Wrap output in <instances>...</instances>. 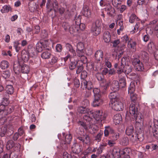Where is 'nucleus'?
Returning a JSON list of instances; mask_svg holds the SVG:
<instances>
[{
  "mask_svg": "<svg viewBox=\"0 0 158 158\" xmlns=\"http://www.w3.org/2000/svg\"><path fill=\"white\" fill-rule=\"evenodd\" d=\"M92 121H86V122L81 121L78 122V125L82 127L86 130H89L90 133L92 134L95 133L98 130V127L94 125L95 123V119L92 118Z\"/></svg>",
  "mask_w": 158,
  "mask_h": 158,
  "instance_id": "1",
  "label": "nucleus"
},
{
  "mask_svg": "<svg viewBox=\"0 0 158 158\" xmlns=\"http://www.w3.org/2000/svg\"><path fill=\"white\" fill-rule=\"evenodd\" d=\"M0 105V123H4L6 121V118L5 117V115L11 113L14 110V107L12 106H5L2 102Z\"/></svg>",
  "mask_w": 158,
  "mask_h": 158,
  "instance_id": "2",
  "label": "nucleus"
},
{
  "mask_svg": "<svg viewBox=\"0 0 158 158\" xmlns=\"http://www.w3.org/2000/svg\"><path fill=\"white\" fill-rule=\"evenodd\" d=\"M104 136L107 137L109 134V139L114 141H116L119 137V134L115 131L110 126H106L104 131Z\"/></svg>",
  "mask_w": 158,
  "mask_h": 158,
  "instance_id": "3",
  "label": "nucleus"
},
{
  "mask_svg": "<svg viewBox=\"0 0 158 158\" xmlns=\"http://www.w3.org/2000/svg\"><path fill=\"white\" fill-rule=\"evenodd\" d=\"M107 116V113L103 112L102 110H98L94 112L92 111L90 117H91V116L93 117V118L95 119L94 122H95L96 120H100L102 121L105 120Z\"/></svg>",
  "mask_w": 158,
  "mask_h": 158,
  "instance_id": "4",
  "label": "nucleus"
},
{
  "mask_svg": "<svg viewBox=\"0 0 158 158\" xmlns=\"http://www.w3.org/2000/svg\"><path fill=\"white\" fill-rule=\"evenodd\" d=\"M78 112L80 113L84 114V115L83 116L84 120L86 121H92V117H90L92 113V111L85 107L81 106L79 107L77 109Z\"/></svg>",
  "mask_w": 158,
  "mask_h": 158,
  "instance_id": "5",
  "label": "nucleus"
},
{
  "mask_svg": "<svg viewBox=\"0 0 158 158\" xmlns=\"http://www.w3.org/2000/svg\"><path fill=\"white\" fill-rule=\"evenodd\" d=\"M96 77L98 80L101 83L104 84V85H102V88L103 89V92H104L106 89L109 87L110 84L109 81H106L104 79V75L102 73H97L96 74Z\"/></svg>",
  "mask_w": 158,
  "mask_h": 158,
  "instance_id": "6",
  "label": "nucleus"
},
{
  "mask_svg": "<svg viewBox=\"0 0 158 158\" xmlns=\"http://www.w3.org/2000/svg\"><path fill=\"white\" fill-rule=\"evenodd\" d=\"M138 106L134 103H131L129 107V113L128 112L126 114V118L129 117L131 118V116L133 117L134 115H135L138 114L139 112ZM132 118H133V117Z\"/></svg>",
  "mask_w": 158,
  "mask_h": 158,
  "instance_id": "7",
  "label": "nucleus"
},
{
  "mask_svg": "<svg viewBox=\"0 0 158 158\" xmlns=\"http://www.w3.org/2000/svg\"><path fill=\"white\" fill-rule=\"evenodd\" d=\"M111 107L113 109L116 111L122 110L124 108V105L120 99H114L111 102Z\"/></svg>",
  "mask_w": 158,
  "mask_h": 158,
  "instance_id": "8",
  "label": "nucleus"
},
{
  "mask_svg": "<svg viewBox=\"0 0 158 158\" xmlns=\"http://www.w3.org/2000/svg\"><path fill=\"white\" fill-rule=\"evenodd\" d=\"M46 6L49 11H51L53 9L55 11L58 10V3L56 0H47Z\"/></svg>",
  "mask_w": 158,
  "mask_h": 158,
  "instance_id": "9",
  "label": "nucleus"
},
{
  "mask_svg": "<svg viewBox=\"0 0 158 158\" xmlns=\"http://www.w3.org/2000/svg\"><path fill=\"white\" fill-rule=\"evenodd\" d=\"M132 64L136 70L139 71H143L144 69L143 64L138 58H134L132 61Z\"/></svg>",
  "mask_w": 158,
  "mask_h": 158,
  "instance_id": "10",
  "label": "nucleus"
},
{
  "mask_svg": "<svg viewBox=\"0 0 158 158\" xmlns=\"http://www.w3.org/2000/svg\"><path fill=\"white\" fill-rule=\"evenodd\" d=\"M149 129L150 132H152L154 138L158 141V125L153 123L150 126Z\"/></svg>",
  "mask_w": 158,
  "mask_h": 158,
  "instance_id": "11",
  "label": "nucleus"
},
{
  "mask_svg": "<svg viewBox=\"0 0 158 158\" xmlns=\"http://www.w3.org/2000/svg\"><path fill=\"white\" fill-rule=\"evenodd\" d=\"M85 24L82 23H80L79 25H74L72 27L70 28V33L71 34L77 33L79 31V29L83 31L85 29Z\"/></svg>",
  "mask_w": 158,
  "mask_h": 158,
  "instance_id": "12",
  "label": "nucleus"
},
{
  "mask_svg": "<svg viewBox=\"0 0 158 158\" xmlns=\"http://www.w3.org/2000/svg\"><path fill=\"white\" fill-rule=\"evenodd\" d=\"M81 82V86L83 89H87L88 90H92L93 88V85L91 81H87L85 79H82Z\"/></svg>",
  "mask_w": 158,
  "mask_h": 158,
  "instance_id": "13",
  "label": "nucleus"
},
{
  "mask_svg": "<svg viewBox=\"0 0 158 158\" xmlns=\"http://www.w3.org/2000/svg\"><path fill=\"white\" fill-rule=\"evenodd\" d=\"M63 135L65 137V139L64 141V144L62 143V148L65 150L67 149V144H69L70 143L72 139V136L71 134H69L65 135V133H63Z\"/></svg>",
  "mask_w": 158,
  "mask_h": 158,
  "instance_id": "14",
  "label": "nucleus"
},
{
  "mask_svg": "<svg viewBox=\"0 0 158 158\" xmlns=\"http://www.w3.org/2000/svg\"><path fill=\"white\" fill-rule=\"evenodd\" d=\"M77 140L79 142L82 143L84 146H86L89 143L90 139L88 135L78 137Z\"/></svg>",
  "mask_w": 158,
  "mask_h": 158,
  "instance_id": "15",
  "label": "nucleus"
},
{
  "mask_svg": "<svg viewBox=\"0 0 158 158\" xmlns=\"http://www.w3.org/2000/svg\"><path fill=\"white\" fill-rule=\"evenodd\" d=\"M103 101L101 95H96L94 96V99L92 105L94 107L98 106L102 104Z\"/></svg>",
  "mask_w": 158,
  "mask_h": 158,
  "instance_id": "16",
  "label": "nucleus"
},
{
  "mask_svg": "<svg viewBox=\"0 0 158 158\" xmlns=\"http://www.w3.org/2000/svg\"><path fill=\"white\" fill-rule=\"evenodd\" d=\"M114 67L116 69L117 73L118 74H120L124 72V65L122 62L120 64L119 63H115L114 65Z\"/></svg>",
  "mask_w": 158,
  "mask_h": 158,
  "instance_id": "17",
  "label": "nucleus"
},
{
  "mask_svg": "<svg viewBox=\"0 0 158 158\" xmlns=\"http://www.w3.org/2000/svg\"><path fill=\"white\" fill-rule=\"evenodd\" d=\"M71 149L74 153L77 154L82 151V146L77 143H75L73 145Z\"/></svg>",
  "mask_w": 158,
  "mask_h": 158,
  "instance_id": "18",
  "label": "nucleus"
},
{
  "mask_svg": "<svg viewBox=\"0 0 158 158\" xmlns=\"http://www.w3.org/2000/svg\"><path fill=\"white\" fill-rule=\"evenodd\" d=\"M105 11L107 12V14L109 16L112 17L115 12V10L114 8L112 7V6L108 4L106 5V7L104 8Z\"/></svg>",
  "mask_w": 158,
  "mask_h": 158,
  "instance_id": "19",
  "label": "nucleus"
},
{
  "mask_svg": "<svg viewBox=\"0 0 158 158\" xmlns=\"http://www.w3.org/2000/svg\"><path fill=\"white\" fill-rule=\"evenodd\" d=\"M110 151L113 158H116L117 156H121V150L117 146H114Z\"/></svg>",
  "mask_w": 158,
  "mask_h": 158,
  "instance_id": "20",
  "label": "nucleus"
},
{
  "mask_svg": "<svg viewBox=\"0 0 158 158\" xmlns=\"http://www.w3.org/2000/svg\"><path fill=\"white\" fill-rule=\"evenodd\" d=\"M101 27H97L96 26L92 25L91 29V31L93 35L94 36L98 35L101 33Z\"/></svg>",
  "mask_w": 158,
  "mask_h": 158,
  "instance_id": "21",
  "label": "nucleus"
},
{
  "mask_svg": "<svg viewBox=\"0 0 158 158\" xmlns=\"http://www.w3.org/2000/svg\"><path fill=\"white\" fill-rule=\"evenodd\" d=\"M30 56L28 52L26 50H23L21 52V58L25 62H27L30 58Z\"/></svg>",
  "mask_w": 158,
  "mask_h": 158,
  "instance_id": "22",
  "label": "nucleus"
},
{
  "mask_svg": "<svg viewBox=\"0 0 158 158\" xmlns=\"http://www.w3.org/2000/svg\"><path fill=\"white\" fill-rule=\"evenodd\" d=\"M103 56V52L102 50H99L96 51L94 56L96 60L98 61L102 60Z\"/></svg>",
  "mask_w": 158,
  "mask_h": 158,
  "instance_id": "23",
  "label": "nucleus"
},
{
  "mask_svg": "<svg viewBox=\"0 0 158 158\" xmlns=\"http://www.w3.org/2000/svg\"><path fill=\"white\" fill-rule=\"evenodd\" d=\"M119 83L117 81H114L111 86V90L117 92L119 89Z\"/></svg>",
  "mask_w": 158,
  "mask_h": 158,
  "instance_id": "24",
  "label": "nucleus"
},
{
  "mask_svg": "<svg viewBox=\"0 0 158 158\" xmlns=\"http://www.w3.org/2000/svg\"><path fill=\"white\" fill-rule=\"evenodd\" d=\"M51 51L49 49H45L44 50V52L41 55V57L44 59H49L51 56Z\"/></svg>",
  "mask_w": 158,
  "mask_h": 158,
  "instance_id": "25",
  "label": "nucleus"
},
{
  "mask_svg": "<svg viewBox=\"0 0 158 158\" xmlns=\"http://www.w3.org/2000/svg\"><path fill=\"white\" fill-rule=\"evenodd\" d=\"M137 114L133 116L135 119L136 123H143V116L142 114L139 112Z\"/></svg>",
  "mask_w": 158,
  "mask_h": 158,
  "instance_id": "26",
  "label": "nucleus"
},
{
  "mask_svg": "<svg viewBox=\"0 0 158 158\" xmlns=\"http://www.w3.org/2000/svg\"><path fill=\"white\" fill-rule=\"evenodd\" d=\"M113 122L115 125L118 124L122 121V118L120 114H117L115 115L113 118Z\"/></svg>",
  "mask_w": 158,
  "mask_h": 158,
  "instance_id": "27",
  "label": "nucleus"
},
{
  "mask_svg": "<svg viewBox=\"0 0 158 158\" xmlns=\"http://www.w3.org/2000/svg\"><path fill=\"white\" fill-rule=\"evenodd\" d=\"M109 97L110 98L111 100V102L112 100L114 99H116V100L117 99H120L119 98V95L117 92L114 91L111 92L109 95Z\"/></svg>",
  "mask_w": 158,
  "mask_h": 158,
  "instance_id": "28",
  "label": "nucleus"
},
{
  "mask_svg": "<svg viewBox=\"0 0 158 158\" xmlns=\"http://www.w3.org/2000/svg\"><path fill=\"white\" fill-rule=\"evenodd\" d=\"M103 38L105 42L109 43L111 40V35L110 33L108 31H105L103 34Z\"/></svg>",
  "mask_w": 158,
  "mask_h": 158,
  "instance_id": "29",
  "label": "nucleus"
},
{
  "mask_svg": "<svg viewBox=\"0 0 158 158\" xmlns=\"http://www.w3.org/2000/svg\"><path fill=\"white\" fill-rule=\"evenodd\" d=\"M130 151V149L127 148H126L122 150H121V156H122L124 155V158H130V156L128 155Z\"/></svg>",
  "mask_w": 158,
  "mask_h": 158,
  "instance_id": "30",
  "label": "nucleus"
},
{
  "mask_svg": "<svg viewBox=\"0 0 158 158\" xmlns=\"http://www.w3.org/2000/svg\"><path fill=\"white\" fill-rule=\"evenodd\" d=\"M134 132V128L132 125L128 126L126 131V133L127 135L129 136L131 135L132 137L134 136L133 133Z\"/></svg>",
  "mask_w": 158,
  "mask_h": 158,
  "instance_id": "31",
  "label": "nucleus"
},
{
  "mask_svg": "<svg viewBox=\"0 0 158 158\" xmlns=\"http://www.w3.org/2000/svg\"><path fill=\"white\" fill-rule=\"evenodd\" d=\"M45 47L44 44L41 42H38L36 44V49L38 52H41L44 50Z\"/></svg>",
  "mask_w": 158,
  "mask_h": 158,
  "instance_id": "32",
  "label": "nucleus"
},
{
  "mask_svg": "<svg viewBox=\"0 0 158 158\" xmlns=\"http://www.w3.org/2000/svg\"><path fill=\"white\" fill-rule=\"evenodd\" d=\"M103 135V131L101 130H100L99 132L94 137V140L98 142H100L101 140Z\"/></svg>",
  "mask_w": 158,
  "mask_h": 158,
  "instance_id": "33",
  "label": "nucleus"
},
{
  "mask_svg": "<svg viewBox=\"0 0 158 158\" xmlns=\"http://www.w3.org/2000/svg\"><path fill=\"white\" fill-rule=\"evenodd\" d=\"M65 46L67 49L73 54V56H76V53L75 51L71 45L69 43H67L66 44Z\"/></svg>",
  "mask_w": 158,
  "mask_h": 158,
  "instance_id": "34",
  "label": "nucleus"
},
{
  "mask_svg": "<svg viewBox=\"0 0 158 158\" xmlns=\"http://www.w3.org/2000/svg\"><path fill=\"white\" fill-rule=\"evenodd\" d=\"M30 70L29 67L28 65L24 64L21 67V71L23 73H28Z\"/></svg>",
  "mask_w": 158,
  "mask_h": 158,
  "instance_id": "35",
  "label": "nucleus"
},
{
  "mask_svg": "<svg viewBox=\"0 0 158 158\" xmlns=\"http://www.w3.org/2000/svg\"><path fill=\"white\" fill-rule=\"evenodd\" d=\"M139 19L134 14H132L129 16V22L131 23H133L136 21H138Z\"/></svg>",
  "mask_w": 158,
  "mask_h": 158,
  "instance_id": "36",
  "label": "nucleus"
},
{
  "mask_svg": "<svg viewBox=\"0 0 158 158\" xmlns=\"http://www.w3.org/2000/svg\"><path fill=\"white\" fill-rule=\"evenodd\" d=\"M37 5L36 3L34 2H30L29 3L28 6L29 10L31 12H34L37 8Z\"/></svg>",
  "mask_w": 158,
  "mask_h": 158,
  "instance_id": "37",
  "label": "nucleus"
},
{
  "mask_svg": "<svg viewBox=\"0 0 158 158\" xmlns=\"http://www.w3.org/2000/svg\"><path fill=\"white\" fill-rule=\"evenodd\" d=\"M136 42L130 39V40L128 42L127 46L129 48H133V49H135L136 45Z\"/></svg>",
  "mask_w": 158,
  "mask_h": 158,
  "instance_id": "38",
  "label": "nucleus"
},
{
  "mask_svg": "<svg viewBox=\"0 0 158 158\" xmlns=\"http://www.w3.org/2000/svg\"><path fill=\"white\" fill-rule=\"evenodd\" d=\"M14 47L15 48L16 51L17 52H18L21 48V47L20 46V40H16L14 41Z\"/></svg>",
  "mask_w": 158,
  "mask_h": 158,
  "instance_id": "39",
  "label": "nucleus"
},
{
  "mask_svg": "<svg viewBox=\"0 0 158 158\" xmlns=\"http://www.w3.org/2000/svg\"><path fill=\"white\" fill-rule=\"evenodd\" d=\"M141 58L143 61L145 63H147L149 60V57L148 54L145 52L143 51L141 53Z\"/></svg>",
  "mask_w": 158,
  "mask_h": 158,
  "instance_id": "40",
  "label": "nucleus"
},
{
  "mask_svg": "<svg viewBox=\"0 0 158 158\" xmlns=\"http://www.w3.org/2000/svg\"><path fill=\"white\" fill-rule=\"evenodd\" d=\"M143 123H136L135 124V131L136 133L142 132Z\"/></svg>",
  "mask_w": 158,
  "mask_h": 158,
  "instance_id": "41",
  "label": "nucleus"
},
{
  "mask_svg": "<svg viewBox=\"0 0 158 158\" xmlns=\"http://www.w3.org/2000/svg\"><path fill=\"white\" fill-rule=\"evenodd\" d=\"M9 64L8 62L6 60L2 61L0 63V67L1 68L3 69H5L9 67Z\"/></svg>",
  "mask_w": 158,
  "mask_h": 158,
  "instance_id": "42",
  "label": "nucleus"
},
{
  "mask_svg": "<svg viewBox=\"0 0 158 158\" xmlns=\"http://www.w3.org/2000/svg\"><path fill=\"white\" fill-rule=\"evenodd\" d=\"M82 13L84 16L88 18L90 17L91 16L90 11L89 10L88 7L87 6L84 8Z\"/></svg>",
  "mask_w": 158,
  "mask_h": 158,
  "instance_id": "43",
  "label": "nucleus"
},
{
  "mask_svg": "<svg viewBox=\"0 0 158 158\" xmlns=\"http://www.w3.org/2000/svg\"><path fill=\"white\" fill-rule=\"evenodd\" d=\"M8 127V125H5L1 127L0 131V135L1 137L4 136L7 131Z\"/></svg>",
  "mask_w": 158,
  "mask_h": 158,
  "instance_id": "44",
  "label": "nucleus"
},
{
  "mask_svg": "<svg viewBox=\"0 0 158 158\" xmlns=\"http://www.w3.org/2000/svg\"><path fill=\"white\" fill-rule=\"evenodd\" d=\"M124 73L126 74H128L131 71L132 69V67L129 65L125 64L124 66Z\"/></svg>",
  "mask_w": 158,
  "mask_h": 158,
  "instance_id": "45",
  "label": "nucleus"
},
{
  "mask_svg": "<svg viewBox=\"0 0 158 158\" xmlns=\"http://www.w3.org/2000/svg\"><path fill=\"white\" fill-rule=\"evenodd\" d=\"M135 90V83L133 82H131L130 84V86L128 87V94H132L133 93Z\"/></svg>",
  "mask_w": 158,
  "mask_h": 158,
  "instance_id": "46",
  "label": "nucleus"
},
{
  "mask_svg": "<svg viewBox=\"0 0 158 158\" xmlns=\"http://www.w3.org/2000/svg\"><path fill=\"white\" fill-rule=\"evenodd\" d=\"M6 90L8 94H11L14 92V89L12 85H8L6 86Z\"/></svg>",
  "mask_w": 158,
  "mask_h": 158,
  "instance_id": "47",
  "label": "nucleus"
},
{
  "mask_svg": "<svg viewBox=\"0 0 158 158\" xmlns=\"http://www.w3.org/2000/svg\"><path fill=\"white\" fill-rule=\"evenodd\" d=\"M2 76L5 79H7L9 78L10 75V71L9 70H6L3 72L1 73Z\"/></svg>",
  "mask_w": 158,
  "mask_h": 158,
  "instance_id": "48",
  "label": "nucleus"
},
{
  "mask_svg": "<svg viewBox=\"0 0 158 158\" xmlns=\"http://www.w3.org/2000/svg\"><path fill=\"white\" fill-rule=\"evenodd\" d=\"M119 85L120 87L123 88L125 87L126 85V80L124 77L121 78L119 80Z\"/></svg>",
  "mask_w": 158,
  "mask_h": 158,
  "instance_id": "49",
  "label": "nucleus"
},
{
  "mask_svg": "<svg viewBox=\"0 0 158 158\" xmlns=\"http://www.w3.org/2000/svg\"><path fill=\"white\" fill-rule=\"evenodd\" d=\"M14 144V143L13 141L11 140L8 141L6 145V149L9 150L12 148H13Z\"/></svg>",
  "mask_w": 158,
  "mask_h": 158,
  "instance_id": "50",
  "label": "nucleus"
},
{
  "mask_svg": "<svg viewBox=\"0 0 158 158\" xmlns=\"http://www.w3.org/2000/svg\"><path fill=\"white\" fill-rule=\"evenodd\" d=\"M129 143V139L127 137H126L123 138L120 142L121 145L123 146L127 145Z\"/></svg>",
  "mask_w": 158,
  "mask_h": 158,
  "instance_id": "51",
  "label": "nucleus"
},
{
  "mask_svg": "<svg viewBox=\"0 0 158 158\" xmlns=\"http://www.w3.org/2000/svg\"><path fill=\"white\" fill-rule=\"evenodd\" d=\"M10 9L9 6L4 5L1 10V12L2 13H7L9 11Z\"/></svg>",
  "mask_w": 158,
  "mask_h": 158,
  "instance_id": "52",
  "label": "nucleus"
},
{
  "mask_svg": "<svg viewBox=\"0 0 158 158\" xmlns=\"http://www.w3.org/2000/svg\"><path fill=\"white\" fill-rule=\"evenodd\" d=\"M77 63V61H71L69 65V69L71 70L74 69L76 67Z\"/></svg>",
  "mask_w": 158,
  "mask_h": 158,
  "instance_id": "53",
  "label": "nucleus"
},
{
  "mask_svg": "<svg viewBox=\"0 0 158 158\" xmlns=\"http://www.w3.org/2000/svg\"><path fill=\"white\" fill-rule=\"evenodd\" d=\"M104 63L105 64V66H106L108 68H110L112 67L111 64L107 57H105V58Z\"/></svg>",
  "mask_w": 158,
  "mask_h": 158,
  "instance_id": "54",
  "label": "nucleus"
},
{
  "mask_svg": "<svg viewBox=\"0 0 158 158\" xmlns=\"http://www.w3.org/2000/svg\"><path fill=\"white\" fill-rule=\"evenodd\" d=\"M63 27H64V30L66 31H69L70 32V28L72 27L73 26H70L68 23L67 22L63 23L62 25Z\"/></svg>",
  "mask_w": 158,
  "mask_h": 158,
  "instance_id": "55",
  "label": "nucleus"
},
{
  "mask_svg": "<svg viewBox=\"0 0 158 158\" xmlns=\"http://www.w3.org/2000/svg\"><path fill=\"white\" fill-rule=\"evenodd\" d=\"M137 139L139 141H142L144 139L143 133V132L136 133Z\"/></svg>",
  "mask_w": 158,
  "mask_h": 158,
  "instance_id": "56",
  "label": "nucleus"
},
{
  "mask_svg": "<svg viewBox=\"0 0 158 158\" xmlns=\"http://www.w3.org/2000/svg\"><path fill=\"white\" fill-rule=\"evenodd\" d=\"M115 141H114L112 139L107 140V145H108L110 147H114V145L116 144Z\"/></svg>",
  "mask_w": 158,
  "mask_h": 158,
  "instance_id": "57",
  "label": "nucleus"
},
{
  "mask_svg": "<svg viewBox=\"0 0 158 158\" xmlns=\"http://www.w3.org/2000/svg\"><path fill=\"white\" fill-rule=\"evenodd\" d=\"M77 50H84V44L82 42H80L77 44Z\"/></svg>",
  "mask_w": 158,
  "mask_h": 158,
  "instance_id": "58",
  "label": "nucleus"
},
{
  "mask_svg": "<svg viewBox=\"0 0 158 158\" xmlns=\"http://www.w3.org/2000/svg\"><path fill=\"white\" fill-rule=\"evenodd\" d=\"M112 3L113 5L115 7H118L120 4V1L116 0H112Z\"/></svg>",
  "mask_w": 158,
  "mask_h": 158,
  "instance_id": "59",
  "label": "nucleus"
},
{
  "mask_svg": "<svg viewBox=\"0 0 158 158\" xmlns=\"http://www.w3.org/2000/svg\"><path fill=\"white\" fill-rule=\"evenodd\" d=\"M62 49V46L61 44H57L56 46V51L60 52H61Z\"/></svg>",
  "mask_w": 158,
  "mask_h": 158,
  "instance_id": "60",
  "label": "nucleus"
},
{
  "mask_svg": "<svg viewBox=\"0 0 158 158\" xmlns=\"http://www.w3.org/2000/svg\"><path fill=\"white\" fill-rule=\"evenodd\" d=\"M111 43L113 44L114 47H117L120 43V41L119 40H115L111 41Z\"/></svg>",
  "mask_w": 158,
  "mask_h": 158,
  "instance_id": "61",
  "label": "nucleus"
},
{
  "mask_svg": "<svg viewBox=\"0 0 158 158\" xmlns=\"http://www.w3.org/2000/svg\"><path fill=\"white\" fill-rule=\"evenodd\" d=\"M93 89V92L94 94V97L97 95H101V93L100 92V90L98 88H94L92 89Z\"/></svg>",
  "mask_w": 158,
  "mask_h": 158,
  "instance_id": "62",
  "label": "nucleus"
},
{
  "mask_svg": "<svg viewBox=\"0 0 158 158\" xmlns=\"http://www.w3.org/2000/svg\"><path fill=\"white\" fill-rule=\"evenodd\" d=\"M130 94V98L131 100L133 102H135L137 99V95L135 94L132 93Z\"/></svg>",
  "mask_w": 158,
  "mask_h": 158,
  "instance_id": "63",
  "label": "nucleus"
},
{
  "mask_svg": "<svg viewBox=\"0 0 158 158\" xmlns=\"http://www.w3.org/2000/svg\"><path fill=\"white\" fill-rule=\"evenodd\" d=\"M48 33L45 30H44L43 31H42L41 34V36L42 38L44 39L46 38L48 36Z\"/></svg>",
  "mask_w": 158,
  "mask_h": 158,
  "instance_id": "64",
  "label": "nucleus"
}]
</instances>
